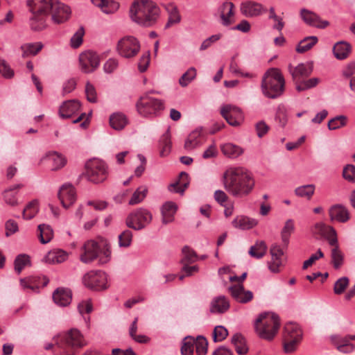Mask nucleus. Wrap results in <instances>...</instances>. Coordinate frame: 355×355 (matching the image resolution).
Segmentation results:
<instances>
[{"mask_svg": "<svg viewBox=\"0 0 355 355\" xmlns=\"http://www.w3.org/2000/svg\"><path fill=\"white\" fill-rule=\"evenodd\" d=\"M280 326L279 318L274 313H264L255 322L256 332L261 338L270 340L278 331Z\"/></svg>", "mask_w": 355, "mask_h": 355, "instance_id": "obj_6", "label": "nucleus"}, {"mask_svg": "<svg viewBox=\"0 0 355 355\" xmlns=\"http://www.w3.org/2000/svg\"><path fill=\"white\" fill-rule=\"evenodd\" d=\"M229 291L232 297L239 303L246 304L253 298V293L250 291H245L243 284L230 286Z\"/></svg>", "mask_w": 355, "mask_h": 355, "instance_id": "obj_18", "label": "nucleus"}, {"mask_svg": "<svg viewBox=\"0 0 355 355\" xmlns=\"http://www.w3.org/2000/svg\"><path fill=\"white\" fill-rule=\"evenodd\" d=\"M347 117L345 115H339L331 119L328 122V128L329 130H336L346 125Z\"/></svg>", "mask_w": 355, "mask_h": 355, "instance_id": "obj_49", "label": "nucleus"}, {"mask_svg": "<svg viewBox=\"0 0 355 355\" xmlns=\"http://www.w3.org/2000/svg\"><path fill=\"white\" fill-rule=\"evenodd\" d=\"M38 211V202L37 200L30 202L23 209V217L25 219H31Z\"/></svg>", "mask_w": 355, "mask_h": 355, "instance_id": "obj_47", "label": "nucleus"}, {"mask_svg": "<svg viewBox=\"0 0 355 355\" xmlns=\"http://www.w3.org/2000/svg\"><path fill=\"white\" fill-rule=\"evenodd\" d=\"M56 345L60 349V355H74L77 349L85 345V341L78 329H71L58 336Z\"/></svg>", "mask_w": 355, "mask_h": 355, "instance_id": "obj_5", "label": "nucleus"}, {"mask_svg": "<svg viewBox=\"0 0 355 355\" xmlns=\"http://www.w3.org/2000/svg\"><path fill=\"white\" fill-rule=\"evenodd\" d=\"M45 15H33L30 18V26L33 31H38L46 27Z\"/></svg>", "mask_w": 355, "mask_h": 355, "instance_id": "obj_42", "label": "nucleus"}, {"mask_svg": "<svg viewBox=\"0 0 355 355\" xmlns=\"http://www.w3.org/2000/svg\"><path fill=\"white\" fill-rule=\"evenodd\" d=\"M254 184L252 173L244 167H229L223 173V187L234 196L248 195L253 190Z\"/></svg>", "mask_w": 355, "mask_h": 355, "instance_id": "obj_1", "label": "nucleus"}, {"mask_svg": "<svg viewBox=\"0 0 355 355\" xmlns=\"http://www.w3.org/2000/svg\"><path fill=\"white\" fill-rule=\"evenodd\" d=\"M31 264L29 256L22 254L18 255L14 261L15 270L19 274L21 270L26 266Z\"/></svg>", "mask_w": 355, "mask_h": 355, "instance_id": "obj_45", "label": "nucleus"}, {"mask_svg": "<svg viewBox=\"0 0 355 355\" xmlns=\"http://www.w3.org/2000/svg\"><path fill=\"white\" fill-rule=\"evenodd\" d=\"M82 253L80 259L85 263H89L98 258L101 264H104L110 261L111 251L110 246L104 243H98L93 240L87 241L83 245Z\"/></svg>", "mask_w": 355, "mask_h": 355, "instance_id": "obj_3", "label": "nucleus"}, {"mask_svg": "<svg viewBox=\"0 0 355 355\" xmlns=\"http://www.w3.org/2000/svg\"><path fill=\"white\" fill-rule=\"evenodd\" d=\"M165 9L168 15V19L165 26L166 28H169L175 24L180 22L181 16L176 6L173 3H168L165 6Z\"/></svg>", "mask_w": 355, "mask_h": 355, "instance_id": "obj_30", "label": "nucleus"}, {"mask_svg": "<svg viewBox=\"0 0 355 355\" xmlns=\"http://www.w3.org/2000/svg\"><path fill=\"white\" fill-rule=\"evenodd\" d=\"M39 239L42 243L45 244L51 241L53 237V231L50 225L40 224L38 225Z\"/></svg>", "mask_w": 355, "mask_h": 355, "instance_id": "obj_36", "label": "nucleus"}, {"mask_svg": "<svg viewBox=\"0 0 355 355\" xmlns=\"http://www.w3.org/2000/svg\"><path fill=\"white\" fill-rule=\"evenodd\" d=\"M147 193L148 189L146 186H141L138 187L137 190L133 193L128 204L130 205H135L140 203L146 198Z\"/></svg>", "mask_w": 355, "mask_h": 355, "instance_id": "obj_41", "label": "nucleus"}, {"mask_svg": "<svg viewBox=\"0 0 355 355\" xmlns=\"http://www.w3.org/2000/svg\"><path fill=\"white\" fill-rule=\"evenodd\" d=\"M51 10L52 19L56 24H62L69 19L71 9L67 6L59 2H53Z\"/></svg>", "mask_w": 355, "mask_h": 355, "instance_id": "obj_16", "label": "nucleus"}, {"mask_svg": "<svg viewBox=\"0 0 355 355\" xmlns=\"http://www.w3.org/2000/svg\"><path fill=\"white\" fill-rule=\"evenodd\" d=\"M352 51L349 43L344 41L338 42L333 48L335 57L338 60H344L348 57Z\"/></svg>", "mask_w": 355, "mask_h": 355, "instance_id": "obj_27", "label": "nucleus"}, {"mask_svg": "<svg viewBox=\"0 0 355 355\" xmlns=\"http://www.w3.org/2000/svg\"><path fill=\"white\" fill-rule=\"evenodd\" d=\"M179 177L180 179V186L178 188V189H176L175 191V192L183 194L185 189L188 187V186L189 184V175L186 172H181L180 173Z\"/></svg>", "mask_w": 355, "mask_h": 355, "instance_id": "obj_60", "label": "nucleus"}, {"mask_svg": "<svg viewBox=\"0 0 355 355\" xmlns=\"http://www.w3.org/2000/svg\"><path fill=\"white\" fill-rule=\"evenodd\" d=\"M269 12V19H272L277 22V24L273 25V28L281 31L284 26V23L282 19L276 15L273 7L270 8Z\"/></svg>", "mask_w": 355, "mask_h": 355, "instance_id": "obj_61", "label": "nucleus"}, {"mask_svg": "<svg viewBox=\"0 0 355 355\" xmlns=\"http://www.w3.org/2000/svg\"><path fill=\"white\" fill-rule=\"evenodd\" d=\"M331 262L336 269L340 268L343 263V254L338 246H336L331 250Z\"/></svg>", "mask_w": 355, "mask_h": 355, "instance_id": "obj_53", "label": "nucleus"}, {"mask_svg": "<svg viewBox=\"0 0 355 355\" xmlns=\"http://www.w3.org/2000/svg\"><path fill=\"white\" fill-rule=\"evenodd\" d=\"M234 4L230 1L223 2V25L228 26L234 21Z\"/></svg>", "mask_w": 355, "mask_h": 355, "instance_id": "obj_43", "label": "nucleus"}, {"mask_svg": "<svg viewBox=\"0 0 355 355\" xmlns=\"http://www.w3.org/2000/svg\"><path fill=\"white\" fill-rule=\"evenodd\" d=\"M284 338H297L302 339V332L298 324L288 322L286 324L284 329Z\"/></svg>", "mask_w": 355, "mask_h": 355, "instance_id": "obj_33", "label": "nucleus"}, {"mask_svg": "<svg viewBox=\"0 0 355 355\" xmlns=\"http://www.w3.org/2000/svg\"><path fill=\"white\" fill-rule=\"evenodd\" d=\"M266 11V9L262 4L255 1H248L243 2L241 5V12L247 17H257Z\"/></svg>", "mask_w": 355, "mask_h": 355, "instance_id": "obj_19", "label": "nucleus"}, {"mask_svg": "<svg viewBox=\"0 0 355 355\" xmlns=\"http://www.w3.org/2000/svg\"><path fill=\"white\" fill-rule=\"evenodd\" d=\"M202 135V128L201 127L197 128L192 131L187 138L184 143V148L187 150H191L200 145V137Z\"/></svg>", "mask_w": 355, "mask_h": 355, "instance_id": "obj_26", "label": "nucleus"}, {"mask_svg": "<svg viewBox=\"0 0 355 355\" xmlns=\"http://www.w3.org/2000/svg\"><path fill=\"white\" fill-rule=\"evenodd\" d=\"M223 118L232 126H239L243 120L241 109L235 105H223Z\"/></svg>", "mask_w": 355, "mask_h": 355, "instance_id": "obj_15", "label": "nucleus"}, {"mask_svg": "<svg viewBox=\"0 0 355 355\" xmlns=\"http://www.w3.org/2000/svg\"><path fill=\"white\" fill-rule=\"evenodd\" d=\"M132 233L129 230H124L119 236V244L120 247L127 248L131 244Z\"/></svg>", "mask_w": 355, "mask_h": 355, "instance_id": "obj_57", "label": "nucleus"}, {"mask_svg": "<svg viewBox=\"0 0 355 355\" xmlns=\"http://www.w3.org/2000/svg\"><path fill=\"white\" fill-rule=\"evenodd\" d=\"M107 166L101 159L94 158L86 162L83 175L88 181L94 184L101 183L107 179Z\"/></svg>", "mask_w": 355, "mask_h": 355, "instance_id": "obj_7", "label": "nucleus"}, {"mask_svg": "<svg viewBox=\"0 0 355 355\" xmlns=\"http://www.w3.org/2000/svg\"><path fill=\"white\" fill-rule=\"evenodd\" d=\"M285 247L283 244L280 246L278 244H272L270 249L271 255V261L268 262V268L272 272H279V268L283 264V257L284 254Z\"/></svg>", "mask_w": 355, "mask_h": 355, "instance_id": "obj_13", "label": "nucleus"}, {"mask_svg": "<svg viewBox=\"0 0 355 355\" xmlns=\"http://www.w3.org/2000/svg\"><path fill=\"white\" fill-rule=\"evenodd\" d=\"M128 123V119L123 113H114L110 116V126L116 130H121L123 129Z\"/></svg>", "mask_w": 355, "mask_h": 355, "instance_id": "obj_29", "label": "nucleus"}, {"mask_svg": "<svg viewBox=\"0 0 355 355\" xmlns=\"http://www.w3.org/2000/svg\"><path fill=\"white\" fill-rule=\"evenodd\" d=\"M196 76V70L194 67L189 68L179 79L182 87H187Z\"/></svg>", "mask_w": 355, "mask_h": 355, "instance_id": "obj_52", "label": "nucleus"}, {"mask_svg": "<svg viewBox=\"0 0 355 355\" xmlns=\"http://www.w3.org/2000/svg\"><path fill=\"white\" fill-rule=\"evenodd\" d=\"M232 224L236 228L249 230L256 226L257 222L255 219H252L245 216H238L232 220Z\"/></svg>", "mask_w": 355, "mask_h": 355, "instance_id": "obj_32", "label": "nucleus"}, {"mask_svg": "<svg viewBox=\"0 0 355 355\" xmlns=\"http://www.w3.org/2000/svg\"><path fill=\"white\" fill-rule=\"evenodd\" d=\"M152 219L153 216L148 209L139 208L128 214L125 224L129 228L141 230L149 225Z\"/></svg>", "mask_w": 355, "mask_h": 355, "instance_id": "obj_9", "label": "nucleus"}, {"mask_svg": "<svg viewBox=\"0 0 355 355\" xmlns=\"http://www.w3.org/2000/svg\"><path fill=\"white\" fill-rule=\"evenodd\" d=\"M267 245L263 241H257L249 250V254L254 258L261 259L266 253Z\"/></svg>", "mask_w": 355, "mask_h": 355, "instance_id": "obj_35", "label": "nucleus"}, {"mask_svg": "<svg viewBox=\"0 0 355 355\" xmlns=\"http://www.w3.org/2000/svg\"><path fill=\"white\" fill-rule=\"evenodd\" d=\"M53 299L55 304L65 306L71 301V292L66 288H58L53 293Z\"/></svg>", "mask_w": 355, "mask_h": 355, "instance_id": "obj_25", "label": "nucleus"}, {"mask_svg": "<svg viewBox=\"0 0 355 355\" xmlns=\"http://www.w3.org/2000/svg\"><path fill=\"white\" fill-rule=\"evenodd\" d=\"M284 85L285 80L279 69L272 68L263 77L261 89L266 97L276 98L283 94Z\"/></svg>", "mask_w": 355, "mask_h": 355, "instance_id": "obj_4", "label": "nucleus"}, {"mask_svg": "<svg viewBox=\"0 0 355 355\" xmlns=\"http://www.w3.org/2000/svg\"><path fill=\"white\" fill-rule=\"evenodd\" d=\"M318 39L316 36H309L302 40L296 48V51L303 53L310 50L314 45L317 44Z\"/></svg>", "mask_w": 355, "mask_h": 355, "instance_id": "obj_37", "label": "nucleus"}, {"mask_svg": "<svg viewBox=\"0 0 355 355\" xmlns=\"http://www.w3.org/2000/svg\"><path fill=\"white\" fill-rule=\"evenodd\" d=\"M349 278L343 277L339 278L334 284V292L336 295H340L344 293L349 285Z\"/></svg>", "mask_w": 355, "mask_h": 355, "instance_id": "obj_55", "label": "nucleus"}, {"mask_svg": "<svg viewBox=\"0 0 355 355\" xmlns=\"http://www.w3.org/2000/svg\"><path fill=\"white\" fill-rule=\"evenodd\" d=\"M140 47V43L136 37L127 35L118 41L116 50L121 57L131 58L139 53Z\"/></svg>", "mask_w": 355, "mask_h": 355, "instance_id": "obj_11", "label": "nucleus"}, {"mask_svg": "<svg viewBox=\"0 0 355 355\" xmlns=\"http://www.w3.org/2000/svg\"><path fill=\"white\" fill-rule=\"evenodd\" d=\"M49 159L51 163L52 171H58L63 168L67 162L66 157L56 151H50L44 156L41 161Z\"/></svg>", "mask_w": 355, "mask_h": 355, "instance_id": "obj_22", "label": "nucleus"}, {"mask_svg": "<svg viewBox=\"0 0 355 355\" xmlns=\"http://www.w3.org/2000/svg\"><path fill=\"white\" fill-rule=\"evenodd\" d=\"M43 48V44L41 42L36 43H26L21 46L22 51V57L26 58L30 55H37Z\"/></svg>", "mask_w": 355, "mask_h": 355, "instance_id": "obj_34", "label": "nucleus"}, {"mask_svg": "<svg viewBox=\"0 0 355 355\" xmlns=\"http://www.w3.org/2000/svg\"><path fill=\"white\" fill-rule=\"evenodd\" d=\"M343 178L349 182L355 183V166L347 164L343 170Z\"/></svg>", "mask_w": 355, "mask_h": 355, "instance_id": "obj_58", "label": "nucleus"}, {"mask_svg": "<svg viewBox=\"0 0 355 355\" xmlns=\"http://www.w3.org/2000/svg\"><path fill=\"white\" fill-rule=\"evenodd\" d=\"M53 2L52 0H26V6L33 15L47 16Z\"/></svg>", "mask_w": 355, "mask_h": 355, "instance_id": "obj_17", "label": "nucleus"}, {"mask_svg": "<svg viewBox=\"0 0 355 355\" xmlns=\"http://www.w3.org/2000/svg\"><path fill=\"white\" fill-rule=\"evenodd\" d=\"M58 196L62 207L67 209L76 200V189L71 184L65 183L60 188Z\"/></svg>", "mask_w": 355, "mask_h": 355, "instance_id": "obj_14", "label": "nucleus"}, {"mask_svg": "<svg viewBox=\"0 0 355 355\" xmlns=\"http://www.w3.org/2000/svg\"><path fill=\"white\" fill-rule=\"evenodd\" d=\"M195 339L191 336H187L184 338L181 353L182 355H192L193 353V345Z\"/></svg>", "mask_w": 355, "mask_h": 355, "instance_id": "obj_51", "label": "nucleus"}, {"mask_svg": "<svg viewBox=\"0 0 355 355\" xmlns=\"http://www.w3.org/2000/svg\"><path fill=\"white\" fill-rule=\"evenodd\" d=\"M100 62L99 55L91 50L84 51L79 55L80 69L85 73L94 72L98 67Z\"/></svg>", "mask_w": 355, "mask_h": 355, "instance_id": "obj_12", "label": "nucleus"}, {"mask_svg": "<svg viewBox=\"0 0 355 355\" xmlns=\"http://www.w3.org/2000/svg\"><path fill=\"white\" fill-rule=\"evenodd\" d=\"M289 71L292 75L293 81H297L309 76L312 73V67L309 64L300 63L297 67L293 68L289 66Z\"/></svg>", "mask_w": 355, "mask_h": 355, "instance_id": "obj_24", "label": "nucleus"}, {"mask_svg": "<svg viewBox=\"0 0 355 355\" xmlns=\"http://www.w3.org/2000/svg\"><path fill=\"white\" fill-rule=\"evenodd\" d=\"M315 185L306 184L298 187L295 189V193L297 196L304 197L310 199L314 194Z\"/></svg>", "mask_w": 355, "mask_h": 355, "instance_id": "obj_46", "label": "nucleus"}, {"mask_svg": "<svg viewBox=\"0 0 355 355\" xmlns=\"http://www.w3.org/2000/svg\"><path fill=\"white\" fill-rule=\"evenodd\" d=\"M231 342L239 355H243L248 353V347L246 344V340L242 334H234L232 338Z\"/></svg>", "mask_w": 355, "mask_h": 355, "instance_id": "obj_31", "label": "nucleus"}, {"mask_svg": "<svg viewBox=\"0 0 355 355\" xmlns=\"http://www.w3.org/2000/svg\"><path fill=\"white\" fill-rule=\"evenodd\" d=\"M160 144L162 149L160 150V155L162 157L166 156L171 151V141L168 133L164 135L161 139Z\"/></svg>", "mask_w": 355, "mask_h": 355, "instance_id": "obj_56", "label": "nucleus"}, {"mask_svg": "<svg viewBox=\"0 0 355 355\" xmlns=\"http://www.w3.org/2000/svg\"><path fill=\"white\" fill-rule=\"evenodd\" d=\"M137 110L143 116H155L164 109L162 101L148 95L140 97L136 104Z\"/></svg>", "mask_w": 355, "mask_h": 355, "instance_id": "obj_8", "label": "nucleus"}, {"mask_svg": "<svg viewBox=\"0 0 355 355\" xmlns=\"http://www.w3.org/2000/svg\"><path fill=\"white\" fill-rule=\"evenodd\" d=\"M301 17L306 24L318 28H324L329 25L328 21L322 20L317 14L306 9L301 10Z\"/></svg>", "mask_w": 355, "mask_h": 355, "instance_id": "obj_21", "label": "nucleus"}, {"mask_svg": "<svg viewBox=\"0 0 355 355\" xmlns=\"http://www.w3.org/2000/svg\"><path fill=\"white\" fill-rule=\"evenodd\" d=\"M319 82L320 79L318 78H312L307 80L302 78L295 83V84L298 92H303L315 87Z\"/></svg>", "mask_w": 355, "mask_h": 355, "instance_id": "obj_40", "label": "nucleus"}, {"mask_svg": "<svg viewBox=\"0 0 355 355\" xmlns=\"http://www.w3.org/2000/svg\"><path fill=\"white\" fill-rule=\"evenodd\" d=\"M329 214L331 221L336 220L344 223L350 218L348 209L340 204L332 205L329 209Z\"/></svg>", "mask_w": 355, "mask_h": 355, "instance_id": "obj_20", "label": "nucleus"}, {"mask_svg": "<svg viewBox=\"0 0 355 355\" xmlns=\"http://www.w3.org/2000/svg\"><path fill=\"white\" fill-rule=\"evenodd\" d=\"M133 21L144 27H150L156 24L160 9L152 0H135L130 10Z\"/></svg>", "mask_w": 355, "mask_h": 355, "instance_id": "obj_2", "label": "nucleus"}, {"mask_svg": "<svg viewBox=\"0 0 355 355\" xmlns=\"http://www.w3.org/2000/svg\"><path fill=\"white\" fill-rule=\"evenodd\" d=\"M284 350L286 353H292L294 352L301 339L297 338H284Z\"/></svg>", "mask_w": 355, "mask_h": 355, "instance_id": "obj_59", "label": "nucleus"}, {"mask_svg": "<svg viewBox=\"0 0 355 355\" xmlns=\"http://www.w3.org/2000/svg\"><path fill=\"white\" fill-rule=\"evenodd\" d=\"M85 35V30L83 26L80 27L73 34L70 40L71 46L73 49L78 48L83 43V38Z\"/></svg>", "mask_w": 355, "mask_h": 355, "instance_id": "obj_54", "label": "nucleus"}, {"mask_svg": "<svg viewBox=\"0 0 355 355\" xmlns=\"http://www.w3.org/2000/svg\"><path fill=\"white\" fill-rule=\"evenodd\" d=\"M178 207L173 202H167L162 207V223L167 224L174 220Z\"/></svg>", "mask_w": 355, "mask_h": 355, "instance_id": "obj_28", "label": "nucleus"}, {"mask_svg": "<svg viewBox=\"0 0 355 355\" xmlns=\"http://www.w3.org/2000/svg\"><path fill=\"white\" fill-rule=\"evenodd\" d=\"M21 187V184H16L4 191L3 197L7 204L12 206L17 205L16 190L20 189Z\"/></svg>", "mask_w": 355, "mask_h": 355, "instance_id": "obj_44", "label": "nucleus"}, {"mask_svg": "<svg viewBox=\"0 0 355 355\" xmlns=\"http://www.w3.org/2000/svg\"><path fill=\"white\" fill-rule=\"evenodd\" d=\"M80 107V103L76 100H69L64 102L59 109L60 116L63 119L71 118L77 113Z\"/></svg>", "mask_w": 355, "mask_h": 355, "instance_id": "obj_23", "label": "nucleus"}, {"mask_svg": "<svg viewBox=\"0 0 355 355\" xmlns=\"http://www.w3.org/2000/svg\"><path fill=\"white\" fill-rule=\"evenodd\" d=\"M119 8V3L114 1H105L102 11L106 14L113 13Z\"/></svg>", "mask_w": 355, "mask_h": 355, "instance_id": "obj_64", "label": "nucleus"}, {"mask_svg": "<svg viewBox=\"0 0 355 355\" xmlns=\"http://www.w3.org/2000/svg\"><path fill=\"white\" fill-rule=\"evenodd\" d=\"M0 73L6 78L14 76V71L4 60H0Z\"/></svg>", "mask_w": 355, "mask_h": 355, "instance_id": "obj_63", "label": "nucleus"}, {"mask_svg": "<svg viewBox=\"0 0 355 355\" xmlns=\"http://www.w3.org/2000/svg\"><path fill=\"white\" fill-rule=\"evenodd\" d=\"M295 225L294 221L292 219H288L286 221L284 227L281 231V238L283 245L287 247L289 243V239L291 234L294 232Z\"/></svg>", "mask_w": 355, "mask_h": 355, "instance_id": "obj_38", "label": "nucleus"}, {"mask_svg": "<svg viewBox=\"0 0 355 355\" xmlns=\"http://www.w3.org/2000/svg\"><path fill=\"white\" fill-rule=\"evenodd\" d=\"M196 352L198 355H205L207 352L208 342L202 336H198L195 340Z\"/></svg>", "mask_w": 355, "mask_h": 355, "instance_id": "obj_48", "label": "nucleus"}, {"mask_svg": "<svg viewBox=\"0 0 355 355\" xmlns=\"http://www.w3.org/2000/svg\"><path fill=\"white\" fill-rule=\"evenodd\" d=\"M182 258L181 259V263H192L197 261V255L196 253L189 248L188 246H184L182 248Z\"/></svg>", "mask_w": 355, "mask_h": 355, "instance_id": "obj_50", "label": "nucleus"}, {"mask_svg": "<svg viewBox=\"0 0 355 355\" xmlns=\"http://www.w3.org/2000/svg\"><path fill=\"white\" fill-rule=\"evenodd\" d=\"M82 282L85 287L94 291H103L109 287L107 275L102 270L87 272L83 275Z\"/></svg>", "mask_w": 355, "mask_h": 355, "instance_id": "obj_10", "label": "nucleus"}, {"mask_svg": "<svg viewBox=\"0 0 355 355\" xmlns=\"http://www.w3.org/2000/svg\"><path fill=\"white\" fill-rule=\"evenodd\" d=\"M87 99L90 103L97 102V95L95 87L90 83H87L85 87Z\"/></svg>", "mask_w": 355, "mask_h": 355, "instance_id": "obj_62", "label": "nucleus"}, {"mask_svg": "<svg viewBox=\"0 0 355 355\" xmlns=\"http://www.w3.org/2000/svg\"><path fill=\"white\" fill-rule=\"evenodd\" d=\"M243 153V149L235 144L228 143L223 145V155L229 158L235 159Z\"/></svg>", "mask_w": 355, "mask_h": 355, "instance_id": "obj_39", "label": "nucleus"}]
</instances>
